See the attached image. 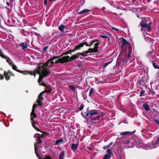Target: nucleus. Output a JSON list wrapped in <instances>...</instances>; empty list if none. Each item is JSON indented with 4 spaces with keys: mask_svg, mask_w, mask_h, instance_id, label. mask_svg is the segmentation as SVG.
<instances>
[{
    "mask_svg": "<svg viewBox=\"0 0 159 159\" xmlns=\"http://www.w3.org/2000/svg\"><path fill=\"white\" fill-rule=\"evenodd\" d=\"M120 47L121 51L119 56L118 59L120 61L127 62V61L130 58V54L132 52V47L130 45L129 42L125 39L122 38V44Z\"/></svg>",
    "mask_w": 159,
    "mask_h": 159,
    "instance_id": "1",
    "label": "nucleus"
},
{
    "mask_svg": "<svg viewBox=\"0 0 159 159\" xmlns=\"http://www.w3.org/2000/svg\"><path fill=\"white\" fill-rule=\"evenodd\" d=\"M79 55L78 53L70 57L69 56H65L63 57L56 60L55 63L56 64L60 63L61 64L66 63L72 61L76 60L79 58Z\"/></svg>",
    "mask_w": 159,
    "mask_h": 159,
    "instance_id": "2",
    "label": "nucleus"
},
{
    "mask_svg": "<svg viewBox=\"0 0 159 159\" xmlns=\"http://www.w3.org/2000/svg\"><path fill=\"white\" fill-rule=\"evenodd\" d=\"M38 68L40 69L42 72L41 75H39V77L38 80V82L40 83L42 82L44 78L48 76L51 73L50 71L47 68L44 67V64L42 63H40L38 65Z\"/></svg>",
    "mask_w": 159,
    "mask_h": 159,
    "instance_id": "3",
    "label": "nucleus"
},
{
    "mask_svg": "<svg viewBox=\"0 0 159 159\" xmlns=\"http://www.w3.org/2000/svg\"><path fill=\"white\" fill-rule=\"evenodd\" d=\"M90 119L91 120H97L99 119L100 116V111L97 110L90 111Z\"/></svg>",
    "mask_w": 159,
    "mask_h": 159,
    "instance_id": "4",
    "label": "nucleus"
},
{
    "mask_svg": "<svg viewBox=\"0 0 159 159\" xmlns=\"http://www.w3.org/2000/svg\"><path fill=\"white\" fill-rule=\"evenodd\" d=\"M94 48H89L88 50L89 53L98 52H99L98 49L99 44L98 43H96L94 44Z\"/></svg>",
    "mask_w": 159,
    "mask_h": 159,
    "instance_id": "5",
    "label": "nucleus"
},
{
    "mask_svg": "<svg viewBox=\"0 0 159 159\" xmlns=\"http://www.w3.org/2000/svg\"><path fill=\"white\" fill-rule=\"evenodd\" d=\"M139 78H141V79H139L137 81L138 83L139 84L143 85L147 82V78H146L145 76L141 77L139 76Z\"/></svg>",
    "mask_w": 159,
    "mask_h": 159,
    "instance_id": "6",
    "label": "nucleus"
},
{
    "mask_svg": "<svg viewBox=\"0 0 159 159\" xmlns=\"http://www.w3.org/2000/svg\"><path fill=\"white\" fill-rule=\"evenodd\" d=\"M135 130H134L133 131H127L124 132H121L120 134L121 135H124L125 136L132 135L133 134L135 133Z\"/></svg>",
    "mask_w": 159,
    "mask_h": 159,
    "instance_id": "7",
    "label": "nucleus"
},
{
    "mask_svg": "<svg viewBox=\"0 0 159 159\" xmlns=\"http://www.w3.org/2000/svg\"><path fill=\"white\" fill-rule=\"evenodd\" d=\"M60 57L58 56H54L51 59H50L48 60V62L49 64V65H51V67H52V65L54 64V63H55V64H56L55 62H54L53 61V60L58 59H59L60 58Z\"/></svg>",
    "mask_w": 159,
    "mask_h": 159,
    "instance_id": "8",
    "label": "nucleus"
},
{
    "mask_svg": "<svg viewBox=\"0 0 159 159\" xmlns=\"http://www.w3.org/2000/svg\"><path fill=\"white\" fill-rule=\"evenodd\" d=\"M90 111L88 112H85L83 113L82 112L81 113V115L85 119L88 118V120L90 119Z\"/></svg>",
    "mask_w": 159,
    "mask_h": 159,
    "instance_id": "9",
    "label": "nucleus"
},
{
    "mask_svg": "<svg viewBox=\"0 0 159 159\" xmlns=\"http://www.w3.org/2000/svg\"><path fill=\"white\" fill-rule=\"evenodd\" d=\"M73 52L74 51H73V50L70 49L69 50L63 53L61 55L59 56V57H60L61 58V57H64V56H67L66 55L69 54H71L72 52Z\"/></svg>",
    "mask_w": 159,
    "mask_h": 159,
    "instance_id": "10",
    "label": "nucleus"
},
{
    "mask_svg": "<svg viewBox=\"0 0 159 159\" xmlns=\"http://www.w3.org/2000/svg\"><path fill=\"white\" fill-rule=\"evenodd\" d=\"M65 142H64V140L62 139H60L57 140L55 143V145H59L61 143H63Z\"/></svg>",
    "mask_w": 159,
    "mask_h": 159,
    "instance_id": "11",
    "label": "nucleus"
},
{
    "mask_svg": "<svg viewBox=\"0 0 159 159\" xmlns=\"http://www.w3.org/2000/svg\"><path fill=\"white\" fill-rule=\"evenodd\" d=\"M140 25L142 27L141 28V31H142L143 29L147 28V30H148V25L147 24L145 23H144L143 22H140Z\"/></svg>",
    "mask_w": 159,
    "mask_h": 159,
    "instance_id": "12",
    "label": "nucleus"
},
{
    "mask_svg": "<svg viewBox=\"0 0 159 159\" xmlns=\"http://www.w3.org/2000/svg\"><path fill=\"white\" fill-rule=\"evenodd\" d=\"M34 77L35 76L36 74L37 73L39 75H41L42 74V72L40 70V69H39V68L34 70Z\"/></svg>",
    "mask_w": 159,
    "mask_h": 159,
    "instance_id": "13",
    "label": "nucleus"
},
{
    "mask_svg": "<svg viewBox=\"0 0 159 159\" xmlns=\"http://www.w3.org/2000/svg\"><path fill=\"white\" fill-rule=\"evenodd\" d=\"M78 146V143H73L71 146V149L73 151H75L77 148Z\"/></svg>",
    "mask_w": 159,
    "mask_h": 159,
    "instance_id": "14",
    "label": "nucleus"
},
{
    "mask_svg": "<svg viewBox=\"0 0 159 159\" xmlns=\"http://www.w3.org/2000/svg\"><path fill=\"white\" fill-rule=\"evenodd\" d=\"M83 46L82 45L81 43H80L78 45H76L75 47V48L73 49L74 52H75L77 50H80L81 48L83 47Z\"/></svg>",
    "mask_w": 159,
    "mask_h": 159,
    "instance_id": "15",
    "label": "nucleus"
},
{
    "mask_svg": "<svg viewBox=\"0 0 159 159\" xmlns=\"http://www.w3.org/2000/svg\"><path fill=\"white\" fill-rule=\"evenodd\" d=\"M20 46L23 49H25L28 47L27 43H21L20 44Z\"/></svg>",
    "mask_w": 159,
    "mask_h": 159,
    "instance_id": "16",
    "label": "nucleus"
},
{
    "mask_svg": "<svg viewBox=\"0 0 159 159\" xmlns=\"http://www.w3.org/2000/svg\"><path fill=\"white\" fill-rule=\"evenodd\" d=\"M3 57L2 58H4L5 59H7V62L9 63V64L10 65H11L12 64L11 63V59L8 57H7V56H2Z\"/></svg>",
    "mask_w": 159,
    "mask_h": 159,
    "instance_id": "17",
    "label": "nucleus"
},
{
    "mask_svg": "<svg viewBox=\"0 0 159 159\" xmlns=\"http://www.w3.org/2000/svg\"><path fill=\"white\" fill-rule=\"evenodd\" d=\"M99 40H92L90 42V44H89V47H90L92 45L93 43H98V44L99 45Z\"/></svg>",
    "mask_w": 159,
    "mask_h": 159,
    "instance_id": "18",
    "label": "nucleus"
},
{
    "mask_svg": "<svg viewBox=\"0 0 159 159\" xmlns=\"http://www.w3.org/2000/svg\"><path fill=\"white\" fill-rule=\"evenodd\" d=\"M45 91H48L49 92H46V93H51L52 91V89L48 85H47L45 88Z\"/></svg>",
    "mask_w": 159,
    "mask_h": 159,
    "instance_id": "19",
    "label": "nucleus"
},
{
    "mask_svg": "<svg viewBox=\"0 0 159 159\" xmlns=\"http://www.w3.org/2000/svg\"><path fill=\"white\" fill-rule=\"evenodd\" d=\"M31 122L32 124V126L35 129L38 131H41V130L35 126V122L34 121V122H33V121H31Z\"/></svg>",
    "mask_w": 159,
    "mask_h": 159,
    "instance_id": "20",
    "label": "nucleus"
},
{
    "mask_svg": "<svg viewBox=\"0 0 159 159\" xmlns=\"http://www.w3.org/2000/svg\"><path fill=\"white\" fill-rule=\"evenodd\" d=\"M143 106L144 107V109L147 111H148L150 110V107L148 103L143 104Z\"/></svg>",
    "mask_w": 159,
    "mask_h": 159,
    "instance_id": "21",
    "label": "nucleus"
},
{
    "mask_svg": "<svg viewBox=\"0 0 159 159\" xmlns=\"http://www.w3.org/2000/svg\"><path fill=\"white\" fill-rule=\"evenodd\" d=\"M90 11H91L89 9H85L79 12H78V11L77 12H78V14L79 15H81L84 13H87L88 12Z\"/></svg>",
    "mask_w": 159,
    "mask_h": 159,
    "instance_id": "22",
    "label": "nucleus"
},
{
    "mask_svg": "<svg viewBox=\"0 0 159 159\" xmlns=\"http://www.w3.org/2000/svg\"><path fill=\"white\" fill-rule=\"evenodd\" d=\"M4 76L5 77L6 80L8 81L10 79V76L9 75V74H8V73H7L5 70L4 71Z\"/></svg>",
    "mask_w": 159,
    "mask_h": 159,
    "instance_id": "23",
    "label": "nucleus"
},
{
    "mask_svg": "<svg viewBox=\"0 0 159 159\" xmlns=\"http://www.w3.org/2000/svg\"><path fill=\"white\" fill-rule=\"evenodd\" d=\"M65 152L64 151H62L59 155V159H63L65 157Z\"/></svg>",
    "mask_w": 159,
    "mask_h": 159,
    "instance_id": "24",
    "label": "nucleus"
},
{
    "mask_svg": "<svg viewBox=\"0 0 159 159\" xmlns=\"http://www.w3.org/2000/svg\"><path fill=\"white\" fill-rule=\"evenodd\" d=\"M37 117V115L35 113H31L30 114V120L31 121H33L34 122V119Z\"/></svg>",
    "mask_w": 159,
    "mask_h": 159,
    "instance_id": "25",
    "label": "nucleus"
},
{
    "mask_svg": "<svg viewBox=\"0 0 159 159\" xmlns=\"http://www.w3.org/2000/svg\"><path fill=\"white\" fill-rule=\"evenodd\" d=\"M65 28V26L63 25H61L58 27L59 30L62 33H64V29Z\"/></svg>",
    "mask_w": 159,
    "mask_h": 159,
    "instance_id": "26",
    "label": "nucleus"
},
{
    "mask_svg": "<svg viewBox=\"0 0 159 159\" xmlns=\"http://www.w3.org/2000/svg\"><path fill=\"white\" fill-rule=\"evenodd\" d=\"M153 67L156 69H159V65H158L157 63H156L154 61H152Z\"/></svg>",
    "mask_w": 159,
    "mask_h": 159,
    "instance_id": "27",
    "label": "nucleus"
},
{
    "mask_svg": "<svg viewBox=\"0 0 159 159\" xmlns=\"http://www.w3.org/2000/svg\"><path fill=\"white\" fill-rule=\"evenodd\" d=\"M84 106L83 104H81L80 106L77 108L76 112H78V111L82 110L84 108Z\"/></svg>",
    "mask_w": 159,
    "mask_h": 159,
    "instance_id": "28",
    "label": "nucleus"
},
{
    "mask_svg": "<svg viewBox=\"0 0 159 159\" xmlns=\"http://www.w3.org/2000/svg\"><path fill=\"white\" fill-rule=\"evenodd\" d=\"M41 100L40 99H38L36 102L37 103L38 105L39 106H42L43 105V103L42 102V100Z\"/></svg>",
    "mask_w": 159,
    "mask_h": 159,
    "instance_id": "29",
    "label": "nucleus"
},
{
    "mask_svg": "<svg viewBox=\"0 0 159 159\" xmlns=\"http://www.w3.org/2000/svg\"><path fill=\"white\" fill-rule=\"evenodd\" d=\"M17 72H19L20 73H21L23 74L24 75H28L29 74V71H27L26 70H25L24 71H21L20 70H19V71H17Z\"/></svg>",
    "mask_w": 159,
    "mask_h": 159,
    "instance_id": "30",
    "label": "nucleus"
},
{
    "mask_svg": "<svg viewBox=\"0 0 159 159\" xmlns=\"http://www.w3.org/2000/svg\"><path fill=\"white\" fill-rule=\"evenodd\" d=\"M111 157V156L110 155L106 154L103 157L102 159H110Z\"/></svg>",
    "mask_w": 159,
    "mask_h": 159,
    "instance_id": "31",
    "label": "nucleus"
},
{
    "mask_svg": "<svg viewBox=\"0 0 159 159\" xmlns=\"http://www.w3.org/2000/svg\"><path fill=\"white\" fill-rule=\"evenodd\" d=\"M140 92V96H142L144 95L145 93V91L143 89V88H141Z\"/></svg>",
    "mask_w": 159,
    "mask_h": 159,
    "instance_id": "32",
    "label": "nucleus"
},
{
    "mask_svg": "<svg viewBox=\"0 0 159 159\" xmlns=\"http://www.w3.org/2000/svg\"><path fill=\"white\" fill-rule=\"evenodd\" d=\"M34 150H35V153L38 152V147L37 145V143L34 144Z\"/></svg>",
    "mask_w": 159,
    "mask_h": 159,
    "instance_id": "33",
    "label": "nucleus"
},
{
    "mask_svg": "<svg viewBox=\"0 0 159 159\" xmlns=\"http://www.w3.org/2000/svg\"><path fill=\"white\" fill-rule=\"evenodd\" d=\"M94 91V90L93 88H92L90 89L89 93V96L90 97H91L92 94L93 93Z\"/></svg>",
    "mask_w": 159,
    "mask_h": 159,
    "instance_id": "34",
    "label": "nucleus"
},
{
    "mask_svg": "<svg viewBox=\"0 0 159 159\" xmlns=\"http://www.w3.org/2000/svg\"><path fill=\"white\" fill-rule=\"evenodd\" d=\"M112 144V142H111L109 145L104 146L103 148V149L104 150H106L107 148H109V147Z\"/></svg>",
    "mask_w": 159,
    "mask_h": 159,
    "instance_id": "35",
    "label": "nucleus"
},
{
    "mask_svg": "<svg viewBox=\"0 0 159 159\" xmlns=\"http://www.w3.org/2000/svg\"><path fill=\"white\" fill-rule=\"evenodd\" d=\"M43 64H44V66L46 67V68L48 66H49V67H51V65H49L48 61H47L45 63H43Z\"/></svg>",
    "mask_w": 159,
    "mask_h": 159,
    "instance_id": "36",
    "label": "nucleus"
},
{
    "mask_svg": "<svg viewBox=\"0 0 159 159\" xmlns=\"http://www.w3.org/2000/svg\"><path fill=\"white\" fill-rule=\"evenodd\" d=\"M11 65H12V68L14 70L16 71L17 72V71H19L20 70L17 69V66L14 64H12Z\"/></svg>",
    "mask_w": 159,
    "mask_h": 159,
    "instance_id": "37",
    "label": "nucleus"
},
{
    "mask_svg": "<svg viewBox=\"0 0 159 159\" xmlns=\"http://www.w3.org/2000/svg\"><path fill=\"white\" fill-rule=\"evenodd\" d=\"M69 88L73 91H75L76 89V88L74 86L70 85L69 86Z\"/></svg>",
    "mask_w": 159,
    "mask_h": 159,
    "instance_id": "38",
    "label": "nucleus"
},
{
    "mask_svg": "<svg viewBox=\"0 0 159 159\" xmlns=\"http://www.w3.org/2000/svg\"><path fill=\"white\" fill-rule=\"evenodd\" d=\"M42 133H43V134H41V138L42 137H44V136H45V134L46 135L48 136V135L49 134L46 132H42V131H40Z\"/></svg>",
    "mask_w": 159,
    "mask_h": 159,
    "instance_id": "39",
    "label": "nucleus"
},
{
    "mask_svg": "<svg viewBox=\"0 0 159 159\" xmlns=\"http://www.w3.org/2000/svg\"><path fill=\"white\" fill-rule=\"evenodd\" d=\"M100 36L103 38H107L108 40H110L111 39V36H106L101 35Z\"/></svg>",
    "mask_w": 159,
    "mask_h": 159,
    "instance_id": "40",
    "label": "nucleus"
},
{
    "mask_svg": "<svg viewBox=\"0 0 159 159\" xmlns=\"http://www.w3.org/2000/svg\"><path fill=\"white\" fill-rule=\"evenodd\" d=\"M112 61L111 60V61H110V62H107L104 63L103 64V67L104 68L106 67L109 64H110L111 63V62Z\"/></svg>",
    "mask_w": 159,
    "mask_h": 159,
    "instance_id": "41",
    "label": "nucleus"
},
{
    "mask_svg": "<svg viewBox=\"0 0 159 159\" xmlns=\"http://www.w3.org/2000/svg\"><path fill=\"white\" fill-rule=\"evenodd\" d=\"M107 152L110 155H111L113 154V152L112 151V150L111 149H108L107 151Z\"/></svg>",
    "mask_w": 159,
    "mask_h": 159,
    "instance_id": "42",
    "label": "nucleus"
},
{
    "mask_svg": "<svg viewBox=\"0 0 159 159\" xmlns=\"http://www.w3.org/2000/svg\"><path fill=\"white\" fill-rule=\"evenodd\" d=\"M122 122H123L124 123H125V124H128V123L127 120H123V121H121L119 123L118 125H119Z\"/></svg>",
    "mask_w": 159,
    "mask_h": 159,
    "instance_id": "43",
    "label": "nucleus"
},
{
    "mask_svg": "<svg viewBox=\"0 0 159 159\" xmlns=\"http://www.w3.org/2000/svg\"><path fill=\"white\" fill-rule=\"evenodd\" d=\"M48 46H47L45 47L42 50V52L44 53L45 52L47 51V49L48 48Z\"/></svg>",
    "mask_w": 159,
    "mask_h": 159,
    "instance_id": "44",
    "label": "nucleus"
},
{
    "mask_svg": "<svg viewBox=\"0 0 159 159\" xmlns=\"http://www.w3.org/2000/svg\"><path fill=\"white\" fill-rule=\"evenodd\" d=\"M151 24V23H149L148 24H147V25H148V31H150L151 30V28L150 27Z\"/></svg>",
    "mask_w": 159,
    "mask_h": 159,
    "instance_id": "45",
    "label": "nucleus"
},
{
    "mask_svg": "<svg viewBox=\"0 0 159 159\" xmlns=\"http://www.w3.org/2000/svg\"><path fill=\"white\" fill-rule=\"evenodd\" d=\"M78 53L79 56H80V55H81L84 57H85L87 56V55L85 53H84V52H83L82 53L79 52Z\"/></svg>",
    "mask_w": 159,
    "mask_h": 159,
    "instance_id": "46",
    "label": "nucleus"
},
{
    "mask_svg": "<svg viewBox=\"0 0 159 159\" xmlns=\"http://www.w3.org/2000/svg\"><path fill=\"white\" fill-rule=\"evenodd\" d=\"M40 83L39 82V85L40 86H43L45 87L47 85L43 82H42L41 83H40Z\"/></svg>",
    "mask_w": 159,
    "mask_h": 159,
    "instance_id": "47",
    "label": "nucleus"
},
{
    "mask_svg": "<svg viewBox=\"0 0 159 159\" xmlns=\"http://www.w3.org/2000/svg\"><path fill=\"white\" fill-rule=\"evenodd\" d=\"M82 45L83 46V47H84V45H85L86 46L89 47V44H88L86 42H84L81 43Z\"/></svg>",
    "mask_w": 159,
    "mask_h": 159,
    "instance_id": "48",
    "label": "nucleus"
},
{
    "mask_svg": "<svg viewBox=\"0 0 159 159\" xmlns=\"http://www.w3.org/2000/svg\"><path fill=\"white\" fill-rule=\"evenodd\" d=\"M21 33L24 34V35L25 36H26V34H25V33H28V32L27 31H25V30L21 29Z\"/></svg>",
    "mask_w": 159,
    "mask_h": 159,
    "instance_id": "49",
    "label": "nucleus"
},
{
    "mask_svg": "<svg viewBox=\"0 0 159 159\" xmlns=\"http://www.w3.org/2000/svg\"><path fill=\"white\" fill-rule=\"evenodd\" d=\"M37 142L36 143H37V144L41 143H42V141L40 139H37Z\"/></svg>",
    "mask_w": 159,
    "mask_h": 159,
    "instance_id": "50",
    "label": "nucleus"
},
{
    "mask_svg": "<svg viewBox=\"0 0 159 159\" xmlns=\"http://www.w3.org/2000/svg\"><path fill=\"white\" fill-rule=\"evenodd\" d=\"M43 159H52V157L49 156H46Z\"/></svg>",
    "mask_w": 159,
    "mask_h": 159,
    "instance_id": "51",
    "label": "nucleus"
},
{
    "mask_svg": "<svg viewBox=\"0 0 159 159\" xmlns=\"http://www.w3.org/2000/svg\"><path fill=\"white\" fill-rule=\"evenodd\" d=\"M37 157L39 158V159H43V158L41 157L40 155L39 154L38 152L35 153Z\"/></svg>",
    "mask_w": 159,
    "mask_h": 159,
    "instance_id": "52",
    "label": "nucleus"
},
{
    "mask_svg": "<svg viewBox=\"0 0 159 159\" xmlns=\"http://www.w3.org/2000/svg\"><path fill=\"white\" fill-rule=\"evenodd\" d=\"M77 67L80 69H83V66L80 64H79L77 65Z\"/></svg>",
    "mask_w": 159,
    "mask_h": 159,
    "instance_id": "53",
    "label": "nucleus"
},
{
    "mask_svg": "<svg viewBox=\"0 0 159 159\" xmlns=\"http://www.w3.org/2000/svg\"><path fill=\"white\" fill-rule=\"evenodd\" d=\"M38 99H40L41 100H43V96H42V95L40 96V95L39 94L38 97Z\"/></svg>",
    "mask_w": 159,
    "mask_h": 159,
    "instance_id": "54",
    "label": "nucleus"
},
{
    "mask_svg": "<svg viewBox=\"0 0 159 159\" xmlns=\"http://www.w3.org/2000/svg\"><path fill=\"white\" fill-rule=\"evenodd\" d=\"M130 141L129 140H127L125 141V143L126 144H129L130 143Z\"/></svg>",
    "mask_w": 159,
    "mask_h": 159,
    "instance_id": "55",
    "label": "nucleus"
},
{
    "mask_svg": "<svg viewBox=\"0 0 159 159\" xmlns=\"http://www.w3.org/2000/svg\"><path fill=\"white\" fill-rule=\"evenodd\" d=\"M38 106V104H34L33 105V108L34 109H35V108L37 107V106Z\"/></svg>",
    "mask_w": 159,
    "mask_h": 159,
    "instance_id": "56",
    "label": "nucleus"
},
{
    "mask_svg": "<svg viewBox=\"0 0 159 159\" xmlns=\"http://www.w3.org/2000/svg\"><path fill=\"white\" fill-rule=\"evenodd\" d=\"M46 91H45L44 90L43 91V92H41L40 94H39L40 95V96H41L42 95V96H43V93H46ZM46 92H49L48 91H46Z\"/></svg>",
    "mask_w": 159,
    "mask_h": 159,
    "instance_id": "57",
    "label": "nucleus"
},
{
    "mask_svg": "<svg viewBox=\"0 0 159 159\" xmlns=\"http://www.w3.org/2000/svg\"><path fill=\"white\" fill-rule=\"evenodd\" d=\"M4 56L2 53V52L1 51V49H0V56L2 57H3L2 56Z\"/></svg>",
    "mask_w": 159,
    "mask_h": 159,
    "instance_id": "58",
    "label": "nucleus"
},
{
    "mask_svg": "<svg viewBox=\"0 0 159 159\" xmlns=\"http://www.w3.org/2000/svg\"><path fill=\"white\" fill-rule=\"evenodd\" d=\"M35 109L32 108V111L31 112V113H35Z\"/></svg>",
    "mask_w": 159,
    "mask_h": 159,
    "instance_id": "59",
    "label": "nucleus"
},
{
    "mask_svg": "<svg viewBox=\"0 0 159 159\" xmlns=\"http://www.w3.org/2000/svg\"><path fill=\"white\" fill-rule=\"evenodd\" d=\"M0 78L1 80H2L4 79V77L2 75L0 74Z\"/></svg>",
    "mask_w": 159,
    "mask_h": 159,
    "instance_id": "60",
    "label": "nucleus"
},
{
    "mask_svg": "<svg viewBox=\"0 0 159 159\" xmlns=\"http://www.w3.org/2000/svg\"><path fill=\"white\" fill-rule=\"evenodd\" d=\"M41 134L38 133V136H37V139H41Z\"/></svg>",
    "mask_w": 159,
    "mask_h": 159,
    "instance_id": "61",
    "label": "nucleus"
},
{
    "mask_svg": "<svg viewBox=\"0 0 159 159\" xmlns=\"http://www.w3.org/2000/svg\"><path fill=\"white\" fill-rule=\"evenodd\" d=\"M133 2V3L134 5H136V0H132Z\"/></svg>",
    "mask_w": 159,
    "mask_h": 159,
    "instance_id": "62",
    "label": "nucleus"
},
{
    "mask_svg": "<svg viewBox=\"0 0 159 159\" xmlns=\"http://www.w3.org/2000/svg\"><path fill=\"white\" fill-rule=\"evenodd\" d=\"M29 74H30L31 75H34V73L31 71H29Z\"/></svg>",
    "mask_w": 159,
    "mask_h": 159,
    "instance_id": "63",
    "label": "nucleus"
},
{
    "mask_svg": "<svg viewBox=\"0 0 159 159\" xmlns=\"http://www.w3.org/2000/svg\"><path fill=\"white\" fill-rule=\"evenodd\" d=\"M155 121L157 124L159 125V121L155 119Z\"/></svg>",
    "mask_w": 159,
    "mask_h": 159,
    "instance_id": "64",
    "label": "nucleus"
}]
</instances>
